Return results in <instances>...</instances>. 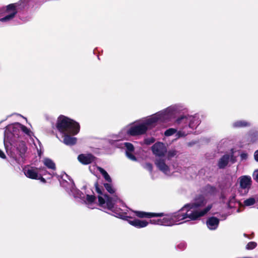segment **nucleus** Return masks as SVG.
<instances>
[{
  "label": "nucleus",
  "instance_id": "obj_7",
  "mask_svg": "<svg viewBox=\"0 0 258 258\" xmlns=\"http://www.w3.org/2000/svg\"><path fill=\"white\" fill-rule=\"evenodd\" d=\"M152 152L156 156L163 157L167 153V148L162 142H158L154 144L151 148Z\"/></svg>",
  "mask_w": 258,
  "mask_h": 258
},
{
  "label": "nucleus",
  "instance_id": "obj_14",
  "mask_svg": "<svg viewBox=\"0 0 258 258\" xmlns=\"http://www.w3.org/2000/svg\"><path fill=\"white\" fill-rule=\"evenodd\" d=\"M206 223L210 229L215 230L219 225V219L215 217H211L207 220Z\"/></svg>",
  "mask_w": 258,
  "mask_h": 258
},
{
  "label": "nucleus",
  "instance_id": "obj_9",
  "mask_svg": "<svg viewBox=\"0 0 258 258\" xmlns=\"http://www.w3.org/2000/svg\"><path fill=\"white\" fill-rule=\"evenodd\" d=\"M135 215L140 218H151L152 217H161L164 216L163 213H151L140 211H134Z\"/></svg>",
  "mask_w": 258,
  "mask_h": 258
},
{
  "label": "nucleus",
  "instance_id": "obj_33",
  "mask_svg": "<svg viewBox=\"0 0 258 258\" xmlns=\"http://www.w3.org/2000/svg\"><path fill=\"white\" fill-rule=\"evenodd\" d=\"M247 124V123L245 121H238L237 122H235L234 124V126L235 127H243L246 126Z\"/></svg>",
  "mask_w": 258,
  "mask_h": 258
},
{
  "label": "nucleus",
  "instance_id": "obj_8",
  "mask_svg": "<svg viewBox=\"0 0 258 258\" xmlns=\"http://www.w3.org/2000/svg\"><path fill=\"white\" fill-rule=\"evenodd\" d=\"M150 222L152 224L164 226H172L175 224L172 214L166 215L162 219L150 220Z\"/></svg>",
  "mask_w": 258,
  "mask_h": 258
},
{
  "label": "nucleus",
  "instance_id": "obj_43",
  "mask_svg": "<svg viewBox=\"0 0 258 258\" xmlns=\"http://www.w3.org/2000/svg\"><path fill=\"white\" fill-rule=\"evenodd\" d=\"M240 157L242 160L246 159L247 158V155L246 153H243L240 154Z\"/></svg>",
  "mask_w": 258,
  "mask_h": 258
},
{
  "label": "nucleus",
  "instance_id": "obj_17",
  "mask_svg": "<svg viewBox=\"0 0 258 258\" xmlns=\"http://www.w3.org/2000/svg\"><path fill=\"white\" fill-rule=\"evenodd\" d=\"M230 156L228 154H225L222 156L219 159L218 166L220 169L224 168L228 164Z\"/></svg>",
  "mask_w": 258,
  "mask_h": 258
},
{
  "label": "nucleus",
  "instance_id": "obj_19",
  "mask_svg": "<svg viewBox=\"0 0 258 258\" xmlns=\"http://www.w3.org/2000/svg\"><path fill=\"white\" fill-rule=\"evenodd\" d=\"M44 164L49 169L52 170L56 169L55 163L53 161L49 158H46L44 160Z\"/></svg>",
  "mask_w": 258,
  "mask_h": 258
},
{
  "label": "nucleus",
  "instance_id": "obj_27",
  "mask_svg": "<svg viewBox=\"0 0 258 258\" xmlns=\"http://www.w3.org/2000/svg\"><path fill=\"white\" fill-rule=\"evenodd\" d=\"M257 246V243L254 241L249 242L246 245L245 248L247 250H252Z\"/></svg>",
  "mask_w": 258,
  "mask_h": 258
},
{
  "label": "nucleus",
  "instance_id": "obj_22",
  "mask_svg": "<svg viewBox=\"0 0 258 258\" xmlns=\"http://www.w3.org/2000/svg\"><path fill=\"white\" fill-rule=\"evenodd\" d=\"M16 16V12L14 13H11L10 14L6 16L5 17L0 19L1 22H6L13 19Z\"/></svg>",
  "mask_w": 258,
  "mask_h": 258
},
{
  "label": "nucleus",
  "instance_id": "obj_34",
  "mask_svg": "<svg viewBox=\"0 0 258 258\" xmlns=\"http://www.w3.org/2000/svg\"><path fill=\"white\" fill-rule=\"evenodd\" d=\"M94 186L95 187L96 191L100 195H103L104 196V195L103 194V192L102 191V190L100 189L99 186V184L98 182V181H96L94 183Z\"/></svg>",
  "mask_w": 258,
  "mask_h": 258
},
{
  "label": "nucleus",
  "instance_id": "obj_18",
  "mask_svg": "<svg viewBox=\"0 0 258 258\" xmlns=\"http://www.w3.org/2000/svg\"><path fill=\"white\" fill-rule=\"evenodd\" d=\"M159 119V118L157 116H153L147 119L143 124H145L148 128V126L152 125L156 123Z\"/></svg>",
  "mask_w": 258,
  "mask_h": 258
},
{
  "label": "nucleus",
  "instance_id": "obj_38",
  "mask_svg": "<svg viewBox=\"0 0 258 258\" xmlns=\"http://www.w3.org/2000/svg\"><path fill=\"white\" fill-rule=\"evenodd\" d=\"M144 168L147 170L149 171L150 172H152L153 170V166L152 164L150 163H146L144 165Z\"/></svg>",
  "mask_w": 258,
  "mask_h": 258
},
{
  "label": "nucleus",
  "instance_id": "obj_25",
  "mask_svg": "<svg viewBox=\"0 0 258 258\" xmlns=\"http://www.w3.org/2000/svg\"><path fill=\"white\" fill-rule=\"evenodd\" d=\"M255 203V200L253 198H250L244 201V205L245 206H250L253 205Z\"/></svg>",
  "mask_w": 258,
  "mask_h": 258
},
{
  "label": "nucleus",
  "instance_id": "obj_35",
  "mask_svg": "<svg viewBox=\"0 0 258 258\" xmlns=\"http://www.w3.org/2000/svg\"><path fill=\"white\" fill-rule=\"evenodd\" d=\"M94 186L95 187L96 191L100 195H103L104 196V195L103 194V192L102 191V190L100 189L99 186V184L98 182V181H96L94 183Z\"/></svg>",
  "mask_w": 258,
  "mask_h": 258
},
{
  "label": "nucleus",
  "instance_id": "obj_6",
  "mask_svg": "<svg viewBox=\"0 0 258 258\" xmlns=\"http://www.w3.org/2000/svg\"><path fill=\"white\" fill-rule=\"evenodd\" d=\"M148 130L147 126L143 123L131 126L127 131V134L132 136L145 134Z\"/></svg>",
  "mask_w": 258,
  "mask_h": 258
},
{
  "label": "nucleus",
  "instance_id": "obj_32",
  "mask_svg": "<svg viewBox=\"0 0 258 258\" xmlns=\"http://www.w3.org/2000/svg\"><path fill=\"white\" fill-rule=\"evenodd\" d=\"M96 200V197L94 195H87L86 200L89 204L93 203Z\"/></svg>",
  "mask_w": 258,
  "mask_h": 258
},
{
  "label": "nucleus",
  "instance_id": "obj_1",
  "mask_svg": "<svg viewBox=\"0 0 258 258\" xmlns=\"http://www.w3.org/2000/svg\"><path fill=\"white\" fill-rule=\"evenodd\" d=\"M57 130L64 135L63 143L68 146H73L77 143V139L72 136L78 134L80 130L79 123L76 121L63 115L58 116L56 123Z\"/></svg>",
  "mask_w": 258,
  "mask_h": 258
},
{
  "label": "nucleus",
  "instance_id": "obj_45",
  "mask_svg": "<svg viewBox=\"0 0 258 258\" xmlns=\"http://www.w3.org/2000/svg\"><path fill=\"white\" fill-rule=\"evenodd\" d=\"M254 179L258 182V173L256 174L255 177L254 178Z\"/></svg>",
  "mask_w": 258,
  "mask_h": 258
},
{
  "label": "nucleus",
  "instance_id": "obj_30",
  "mask_svg": "<svg viewBox=\"0 0 258 258\" xmlns=\"http://www.w3.org/2000/svg\"><path fill=\"white\" fill-rule=\"evenodd\" d=\"M98 199L99 206L101 207H103V208H105L106 200H105V199L103 198L101 196H98Z\"/></svg>",
  "mask_w": 258,
  "mask_h": 258
},
{
  "label": "nucleus",
  "instance_id": "obj_23",
  "mask_svg": "<svg viewBox=\"0 0 258 258\" xmlns=\"http://www.w3.org/2000/svg\"><path fill=\"white\" fill-rule=\"evenodd\" d=\"M104 186L105 187V189L107 190V191L111 194H113L115 192V190L112 187V185L111 184L109 183H104Z\"/></svg>",
  "mask_w": 258,
  "mask_h": 258
},
{
  "label": "nucleus",
  "instance_id": "obj_46",
  "mask_svg": "<svg viewBox=\"0 0 258 258\" xmlns=\"http://www.w3.org/2000/svg\"><path fill=\"white\" fill-rule=\"evenodd\" d=\"M16 130V128H15V127H14L13 128V132H14Z\"/></svg>",
  "mask_w": 258,
  "mask_h": 258
},
{
  "label": "nucleus",
  "instance_id": "obj_36",
  "mask_svg": "<svg viewBox=\"0 0 258 258\" xmlns=\"http://www.w3.org/2000/svg\"><path fill=\"white\" fill-rule=\"evenodd\" d=\"M155 141V139L153 137L147 138L144 140L145 144L147 145H151V144L154 143Z\"/></svg>",
  "mask_w": 258,
  "mask_h": 258
},
{
  "label": "nucleus",
  "instance_id": "obj_10",
  "mask_svg": "<svg viewBox=\"0 0 258 258\" xmlns=\"http://www.w3.org/2000/svg\"><path fill=\"white\" fill-rule=\"evenodd\" d=\"M96 159L93 154H81L78 157L79 161L84 165H88L95 161Z\"/></svg>",
  "mask_w": 258,
  "mask_h": 258
},
{
  "label": "nucleus",
  "instance_id": "obj_4",
  "mask_svg": "<svg viewBox=\"0 0 258 258\" xmlns=\"http://www.w3.org/2000/svg\"><path fill=\"white\" fill-rule=\"evenodd\" d=\"M206 203L205 198L200 196L196 199L195 202L185 205V207H188V211L191 212L196 211L200 213L206 210V212L203 215V216H204L212 208V205H209L204 209L200 210L201 208L205 206Z\"/></svg>",
  "mask_w": 258,
  "mask_h": 258
},
{
  "label": "nucleus",
  "instance_id": "obj_26",
  "mask_svg": "<svg viewBox=\"0 0 258 258\" xmlns=\"http://www.w3.org/2000/svg\"><path fill=\"white\" fill-rule=\"evenodd\" d=\"M124 147L126 148V152H133L135 150V148L134 145L128 142H126L124 144Z\"/></svg>",
  "mask_w": 258,
  "mask_h": 258
},
{
  "label": "nucleus",
  "instance_id": "obj_41",
  "mask_svg": "<svg viewBox=\"0 0 258 258\" xmlns=\"http://www.w3.org/2000/svg\"><path fill=\"white\" fill-rule=\"evenodd\" d=\"M37 179H39L41 181H42V182L43 183H45L46 182V180L45 178H44L42 175H41V173H39V175H38V178Z\"/></svg>",
  "mask_w": 258,
  "mask_h": 258
},
{
  "label": "nucleus",
  "instance_id": "obj_2",
  "mask_svg": "<svg viewBox=\"0 0 258 258\" xmlns=\"http://www.w3.org/2000/svg\"><path fill=\"white\" fill-rule=\"evenodd\" d=\"M206 212V210L198 213L196 211L191 212L188 211V207H185V205L178 212L172 214L175 223L187 218L191 220H197Z\"/></svg>",
  "mask_w": 258,
  "mask_h": 258
},
{
  "label": "nucleus",
  "instance_id": "obj_40",
  "mask_svg": "<svg viewBox=\"0 0 258 258\" xmlns=\"http://www.w3.org/2000/svg\"><path fill=\"white\" fill-rule=\"evenodd\" d=\"M229 159L230 160V161L232 163H235L236 161V157L234 155L232 154L231 155Z\"/></svg>",
  "mask_w": 258,
  "mask_h": 258
},
{
  "label": "nucleus",
  "instance_id": "obj_12",
  "mask_svg": "<svg viewBox=\"0 0 258 258\" xmlns=\"http://www.w3.org/2000/svg\"><path fill=\"white\" fill-rule=\"evenodd\" d=\"M24 173L28 178L32 179H37L39 175L38 168L31 167L26 169L24 171Z\"/></svg>",
  "mask_w": 258,
  "mask_h": 258
},
{
  "label": "nucleus",
  "instance_id": "obj_28",
  "mask_svg": "<svg viewBox=\"0 0 258 258\" xmlns=\"http://www.w3.org/2000/svg\"><path fill=\"white\" fill-rule=\"evenodd\" d=\"M177 132V130L175 128H170L167 129L165 132H164V135L166 137H169L170 136L173 135Z\"/></svg>",
  "mask_w": 258,
  "mask_h": 258
},
{
  "label": "nucleus",
  "instance_id": "obj_24",
  "mask_svg": "<svg viewBox=\"0 0 258 258\" xmlns=\"http://www.w3.org/2000/svg\"><path fill=\"white\" fill-rule=\"evenodd\" d=\"M206 190L208 192L211 194H214L217 191L216 187L210 184H208L206 185Z\"/></svg>",
  "mask_w": 258,
  "mask_h": 258
},
{
  "label": "nucleus",
  "instance_id": "obj_21",
  "mask_svg": "<svg viewBox=\"0 0 258 258\" xmlns=\"http://www.w3.org/2000/svg\"><path fill=\"white\" fill-rule=\"evenodd\" d=\"M16 4H9L7 6L6 12H11L14 13L16 12V15L17 14V11L16 9Z\"/></svg>",
  "mask_w": 258,
  "mask_h": 258
},
{
  "label": "nucleus",
  "instance_id": "obj_37",
  "mask_svg": "<svg viewBox=\"0 0 258 258\" xmlns=\"http://www.w3.org/2000/svg\"><path fill=\"white\" fill-rule=\"evenodd\" d=\"M127 157L133 161H137L136 157L132 154V152H125Z\"/></svg>",
  "mask_w": 258,
  "mask_h": 258
},
{
  "label": "nucleus",
  "instance_id": "obj_29",
  "mask_svg": "<svg viewBox=\"0 0 258 258\" xmlns=\"http://www.w3.org/2000/svg\"><path fill=\"white\" fill-rule=\"evenodd\" d=\"M177 151L175 150H169L167 152V158L168 159H170L177 155Z\"/></svg>",
  "mask_w": 258,
  "mask_h": 258
},
{
  "label": "nucleus",
  "instance_id": "obj_20",
  "mask_svg": "<svg viewBox=\"0 0 258 258\" xmlns=\"http://www.w3.org/2000/svg\"><path fill=\"white\" fill-rule=\"evenodd\" d=\"M98 169L100 171V172L101 173V174L103 176L104 178L107 181H108V182H110V183H111L112 182V179H111L110 176L103 168H102L101 167H98Z\"/></svg>",
  "mask_w": 258,
  "mask_h": 258
},
{
  "label": "nucleus",
  "instance_id": "obj_16",
  "mask_svg": "<svg viewBox=\"0 0 258 258\" xmlns=\"http://www.w3.org/2000/svg\"><path fill=\"white\" fill-rule=\"evenodd\" d=\"M192 119V117H191V116H186L183 115L177 118L175 122L177 124L183 122L184 124H185L184 126H186V124L188 123L189 127H191L190 121Z\"/></svg>",
  "mask_w": 258,
  "mask_h": 258
},
{
  "label": "nucleus",
  "instance_id": "obj_31",
  "mask_svg": "<svg viewBox=\"0 0 258 258\" xmlns=\"http://www.w3.org/2000/svg\"><path fill=\"white\" fill-rule=\"evenodd\" d=\"M18 124H19L20 125V127H21V130L25 133L26 134V135H29L30 136V131L29 128H27V127H26V126H25L24 125H23V124H21V123H18Z\"/></svg>",
  "mask_w": 258,
  "mask_h": 258
},
{
  "label": "nucleus",
  "instance_id": "obj_44",
  "mask_svg": "<svg viewBox=\"0 0 258 258\" xmlns=\"http://www.w3.org/2000/svg\"><path fill=\"white\" fill-rule=\"evenodd\" d=\"M0 157L3 159H6V156L4 152L0 149Z\"/></svg>",
  "mask_w": 258,
  "mask_h": 258
},
{
  "label": "nucleus",
  "instance_id": "obj_11",
  "mask_svg": "<svg viewBox=\"0 0 258 258\" xmlns=\"http://www.w3.org/2000/svg\"><path fill=\"white\" fill-rule=\"evenodd\" d=\"M240 187L243 189H246L247 191L250 188L252 180L249 176L243 175L239 177Z\"/></svg>",
  "mask_w": 258,
  "mask_h": 258
},
{
  "label": "nucleus",
  "instance_id": "obj_13",
  "mask_svg": "<svg viewBox=\"0 0 258 258\" xmlns=\"http://www.w3.org/2000/svg\"><path fill=\"white\" fill-rule=\"evenodd\" d=\"M155 164L159 170L166 174L170 171L169 166L166 164L165 160L163 159H156Z\"/></svg>",
  "mask_w": 258,
  "mask_h": 258
},
{
  "label": "nucleus",
  "instance_id": "obj_5",
  "mask_svg": "<svg viewBox=\"0 0 258 258\" xmlns=\"http://www.w3.org/2000/svg\"><path fill=\"white\" fill-rule=\"evenodd\" d=\"M118 215L121 219L126 220L131 225L137 228L145 227L149 224V223L145 220H141L136 218L134 219L131 216H122V214L120 213H119Z\"/></svg>",
  "mask_w": 258,
  "mask_h": 258
},
{
  "label": "nucleus",
  "instance_id": "obj_15",
  "mask_svg": "<svg viewBox=\"0 0 258 258\" xmlns=\"http://www.w3.org/2000/svg\"><path fill=\"white\" fill-rule=\"evenodd\" d=\"M104 197L106 199L105 208H106L108 210L116 213L115 210L114 209V203L113 202L112 198L110 197L107 194H104Z\"/></svg>",
  "mask_w": 258,
  "mask_h": 258
},
{
  "label": "nucleus",
  "instance_id": "obj_42",
  "mask_svg": "<svg viewBox=\"0 0 258 258\" xmlns=\"http://www.w3.org/2000/svg\"><path fill=\"white\" fill-rule=\"evenodd\" d=\"M254 158L256 162H258V150H256L254 153Z\"/></svg>",
  "mask_w": 258,
  "mask_h": 258
},
{
  "label": "nucleus",
  "instance_id": "obj_39",
  "mask_svg": "<svg viewBox=\"0 0 258 258\" xmlns=\"http://www.w3.org/2000/svg\"><path fill=\"white\" fill-rule=\"evenodd\" d=\"M39 173H42L41 175H46L48 173V171L46 170V168L44 167H41L38 168Z\"/></svg>",
  "mask_w": 258,
  "mask_h": 258
},
{
  "label": "nucleus",
  "instance_id": "obj_3",
  "mask_svg": "<svg viewBox=\"0 0 258 258\" xmlns=\"http://www.w3.org/2000/svg\"><path fill=\"white\" fill-rule=\"evenodd\" d=\"M27 150V147L25 142L21 141L17 142L15 146L11 148L9 155L17 162H19L20 158H25Z\"/></svg>",
  "mask_w": 258,
  "mask_h": 258
}]
</instances>
